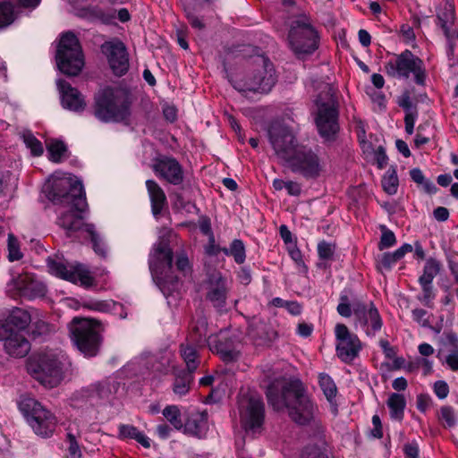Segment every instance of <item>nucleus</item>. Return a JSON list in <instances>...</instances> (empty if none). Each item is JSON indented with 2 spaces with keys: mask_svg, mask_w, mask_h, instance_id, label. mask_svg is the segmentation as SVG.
Masks as SVG:
<instances>
[{
  "mask_svg": "<svg viewBox=\"0 0 458 458\" xmlns=\"http://www.w3.org/2000/svg\"><path fill=\"white\" fill-rule=\"evenodd\" d=\"M406 458H417L419 455V445L416 442L407 443L403 447Z\"/></svg>",
  "mask_w": 458,
  "mask_h": 458,
  "instance_id": "obj_49",
  "label": "nucleus"
},
{
  "mask_svg": "<svg viewBox=\"0 0 458 458\" xmlns=\"http://www.w3.org/2000/svg\"><path fill=\"white\" fill-rule=\"evenodd\" d=\"M63 356L53 351L32 355L27 364L28 372L47 387H55L62 380Z\"/></svg>",
  "mask_w": 458,
  "mask_h": 458,
  "instance_id": "obj_5",
  "label": "nucleus"
},
{
  "mask_svg": "<svg viewBox=\"0 0 458 458\" xmlns=\"http://www.w3.org/2000/svg\"><path fill=\"white\" fill-rule=\"evenodd\" d=\"M361 148L366 157L376 164L379 169L386 165L387 157L383 147L379 146L377 148L374 149L369 143L362 141Z\"/></svg>",
  "mask_w": 458,
  "mask_h": 458,
  "instance_id": "obj_31",
  "label": "nucleus"
},
{
  "mask_svg": "<svg viewBox=\"0 0 458 458\" xmlns=\"http://www.w3.org/2000/svg\"><path fill=\"white\" fill-rule=\"evenodd\" d=\"M185 429L198 437H204L208 430L207 417L204 414L197 415L186 423Z\"/></svg>",
  "mask_w": 458,
  "mask_h": 458,
  "instance_id": "obj_32",
  "label": "nucleus"
},
{
  "mask_svg": "<svg viewBox=\"0 0 458 458\" xmlns=\"http://www.w3.org/2000/svg\"><path fill=\"white\" fill-rule=\"evenodd\" d=\"M318 382L327 401L333 403L337 394V387L334 380L327 374H320Z\"/></svg>",
  "mask_w": 458,
  "mask_h": 458,
  "instance_id": "obj_35",
  "label": "nucleus"
},
{
  "mask_svg": "<svg viewBox=\"0 0 458 458\" xmlns=\"http://www.w3.org/2000/svg\"><path fill=\"white\" fill-rule=\"evenodd\" d=\"M101 50L115 75L122 76L127 72L129 58L123 43L119 40L108 41L101 46Z\"/></svg>",
  "mask_w": 458,
  "mask_h": 458,
  "instance_id": "obj_19",
  "label": "nucleus"
},
{
  "mask_svg": "<svg viewBox=\"0 0 458 458\" xmlns=\"http://www.w3.org/2000/svg\"><path fill=\"white\" fill-rule=\"evenodd\" d=\"M149 268L155 280L164 293L176 289L178 282L191 271L185 254L176 256L173 264L172 250L164 242L155 245L149 256Z\"/></svg>",
  "mask_w": 458,
  "mask_h": 458,
  "instance_id": "obj_3",
  "label": "nucleus"
},
{
  "mask_svg": "<svg viewBox=\"0 0 458 458\" xmlns=\"http://www.w3.org/2000/svg\"><path fill=\"white\" fill-rule=\"evenodd\" d=\"M227 281L220 273H214L208 282V298L216 305L224 302L227 293Z\"/></svg>",
  "mask_w": 458,
  "mask_h": 458,
  "instance_id": "obj_24",
  "label": "nucleus"
},
{
  "mask_svg": "<svg viewBox=\"0 0 458 458\" xmlns=\"http://www.w3.org/2000/svg\"><path fill=\"white\" fill-rule=\"evenodd\" d=\"M23 141L34 156H40L43 154V146L41 142L31 133H24Z\"/></svg>",
  "mask_w": 458,
  "mask_h": 458,
  "instance_id": "obj_41",
  "label": "nucleus"
},
{
  "mask_svg": "<svg viewBox=\"0 0 458 458\" xmlns=\"http://www.w3.org/2000/svg\"><path fill=\"white\" fill-rule=\"evenodd\" d=\"M318 252L320 259H327L332 257L334 253V247L325 242L318 243Z\"/></svg>",
  "mask_w": 458,
  "mask_h": 458,
  "instance_id": "obj_46",
  "label": "nucleus"
},
{
  "mask_svg": "<svg viewBox=\"0 0 458 458\" xmlns=\"http://www.w3.org/2000/svg\"><path fill=\"white\" fill-rule=\"evenodd\" d=\"M285 190L288 194L292 196H299L301 191L300 184L292 181H287Z\"/></svg>",
  "mask_w": 458,
  "mask_h": 458,
  "instance_id": "obj_57",
  "label": "nucleus"
},
{
  "mask_svg": "<svg viewBox=\"0 0 458 458\" xmlns=\"http://www.w3.org/2000/svg\"><path fill=\"white\" fill-rule=\"evenodd\" d=\"M358 36H359L360 43L363 47H369L370 45L371 37H370L369 33L367 30H360L359 33H358Z\"/></svg>",
  "mask_w": 458,
  "mask_h": 458,
  "instance_id": "obj_61",
  "label": "nucleus"
},
{
  "mask_svg": "<svg viewBox=\"0 0 458 458\" xmlns=\"http://www.w3.org/2000/svg\"><path fill=\"white\" fill-rule=\"evenodd\" d=\"M418 350L420 355L428 357L434 353L435 350L429 344L423 343L418 346Z\"/></svg>",
  "mask_w": 458,
  "mask_h": 458,
  "instance_id": "obj_60",
  "label": "nucleus"
},
{
  "mask_svg": "<svg viewBox=\"0 0 458 458\" xmlns=\"http://www.w3.org/2000/svg\"><path fill=\"white\" fill-rule=\"evenodd\" d=\"M336 340V354L344 362H351L359 354L361 344L357 335L352 334L344 324L335 327Z\"/></svg>",
  "mask_w": 458,
  "mask_h": 458,
  "instance_id": "obj_18",
  "label": "nucleus"
},
{
  "mask_svg": "<svg viewBox=\"0 0 458 458\" xmlns=\"http://www.w3.org/2000/svg\"><path fill=\"white\" fill-rule=\"evenodd\" d=\"M68 451H69V454H68L69 458H80L81 457V451H80L79 445H77L76 442L72 441L70 443Z\"/></svg>",
  "mask_w": 458,
  "mask_h": 458,
  "instance_id": "obj_64",
  "label": "nucleus"
},
{
  "mask_svg": "<svg viewBox=\"0 0 458 458\" xmlns=\"http://www.w3.org/2000/svg\"><path fill=\"white\" fill-rule=\"evenodd\" d=\"M118 437L121 439H134L146 448L150 446L149 438L132 425H120Z\"/></svg>",
  "mask_w": 458,
  "mask_h": 458,
  "instance_id": "obj_30",
  "label": "nucleus"
},
{
  "mask_svg": "<svg viewBox=\"0 0 458 458\" xmlns=\"http://www.w3.org/2000/svg\"><path fill=\"white\" fill-rule=\"evenodd\" d=\"M267 387L268 401L276 410L288 409L290 418L300 425L309 424L315 420L317 407L305 394L299 380L285 381L275 377Z\"/></svg>",
  "mask_w": 458,
  "mask_h": 458,
  "instance_id": "obj_2",
  "label": "nucleus"
},
{
  "mask_svg": "<svg viewBox=\"0 0 458 458\" xmlns=\"http://www.w3.org/2000/svg\"><path fill=\"white\" fill-rule=\"evenodd\" d=\"M393 388L394 390H397V391H403L406 389L407 386H408V383H407V380L401 377H397L395 378L394 381H393Z\"/></svg>",
  "mask_w": 458,
  "mask_h": 458,
  "instance_id": "obj_63",
  "label": "nucleus"
},
{
  "mask_svg": "<svg viewBox=\"0 0 458 458\" xmlns=\"http://www.w3.org/2000/svg\"><path fill=\"white\" fill-rule=\"evenodd\" d=\"M385 71L388 76L397 79H408L411 74L418 84H423L426 79L422 60L409 50L387 61Z\"/></svg>",
  "mask_w": 458,
  "mask_h": 458,
  "instance_id": "obj_8",
  "label": "nucleus"
},
{
  "mask_svg": "<svg viewBox=\"0 0 458 458\" xmlns=\"http://www.w3.org/2000/svg\"><path fill=\"white\" fill-rule=\"evenodd\" d=\"M262 66L258 69L246 81L236 80L233 87L239 91L267 93L276 83L275 69L273 64L265 58L259 59Z\"/></svg>",
  "mask_w": 458,
  "mask_h": 458,
  "instance_id": "obj_14",
  "label": "nucleus"
},
{
  "mask_svg": "<svg viewBox=\"0 0 458 458\" xmlns=\"http://www.w3.org/2000/svg\"><path fill=\"white\" fill-rule=\"evenodd\" d=\"M153 169L157 175L171 183L178 184L182 181V168L174 159H160L153 165Z\"/></svg>",
  "mask_w": 458,
  "mask_h": 458,
  "instance_id": "obj_23",
  "label": "nucleus"
},
{
  "mask_svg": "<svg viewBox=\"0 0 458 458\" xmlns=\"http://www.w3.org/2000/svg\"><path fill=\"white\" fill-rule=\"evenodd\" d=\"M437 19L445 36H449V29L454 21V5L452 2H441L437 7Z\"/></svg>",
  "mask_w": 458,
  "mask_h": 458,
  "instance_id": "obj_27",
  "label": "nucleus"
},
{
  "mask_svg": "<svg viewBox=\"0 0 458 458\" xmlns=\"http://www.w3.org/2000/svg\"><path fill=\"white\" fill-rule=\"evenodd\" d=\"M449 216L447 208L439 207L434 210V217L438 221H445Z\"/></svg>",
  "mask_w": 458,
  "mask_h": 458,
  "instance_id": "obj_59",
  "label": "nucleus"
},
{
  "mask_svg": "<svg viewBox=\"0 0 458 458\" xmlns=\"http://www.w3.org/2000/svg\"><path fill=\"white\" fill-rule=\"evenodd\" d=\"M416 117L412 113H407L404 118L405 131L408 134H412L414 130Z\"/></svg>",
  "mask_w": 458,
  "mask_h": 458,
  "instance_id": "obj_53",
  "label": "nucleus"
},
{
  "mask_svg": "<svg viewBox=\"0 0 458 458\" xmlns=\"http://www.w3.org/2000/svg\"><path fill=\"white\" fill-rule=\"evenodd\" d=\"M338 313L345 318H348L352 314V309L348 303V299L346 296L341 297V302L337 306Z\"/></svg>",
  "mask_w": 458,
  "mask_h": 458,
  "instance_id": "obj_48",
  "label": "nucleus"
},
{
  "mask_svg": "<svg viewBox=\"0 0 458 458\" xmlns=\"http://www.w3.org/2000/svg\"><path fill=\"white\" fill-rule=\"evenodd\" d=\"M182 356L188 367V369L192 372L198 367L197 352L196 349L190 345H182L181 349Z\"/></svg>",
  "mask_w": 458,
  "mask_h": 458,
  "instance_id": "obj_39",
  "label": "nucleus"
},
{
  "mask_svg": "<svg viewBox=\"0 0 458 458\" xmlns=\"http://www.w3.org/2000/svg\"><path fill=\"white\" fill-rule=\"evenodd\" d=\"M288 42L297 55L312 53L318 46V35L306 16H300L291 22Z\"/></svg>",
  "mask_w": 458,
  "mask_h": 458,
  "instance_id": "obj_12",
  "label": "nucleus"
},
{
  "mask_svg": "<svg viewBox=\"0 0 458 458\" xmlns=\"http://www.w3.org/2000/svg\"><path fill=\"white\" fill-rule=\"evenodd\" d=\"M313 331V326L308 323H300L297 327V333L302 337H307L311 335Z\"/></svg>",
  "mask_w": 458,
  "mask_h": 458,
  "instance_id": "obj_55",
  "label": "nucleus"
},
{
  "mask_svg": "<svg viewBox=\"0 0 458 458\" xmlns=\"http://www.w3.org/2000/svg\"><path fill=\"white\" fill-rule=\"evenodd\" d=\"M386 405L389 409L391 419L398 421L403 420L406 407V399L403 394L397 393L390 394Z\"/></svg>",
  "mask_w": 458,
  "mask_h": 458,
  "instance_id": "obj_28",
  "label": "nucleus"
},
{
  "mask_svg": "<svg viewBox=\"0 0 458 458\" xmlns=\"http://www.w3.org/2000/svg\"><path fill=\"white\" fill-rule=\"evenodd\" d=\"M447 366L454 371L458 370V350L453 352L446 357Z\"/></svg>",
  "mask_w": 458,
  "mask_h": 458,
  "instance_id": "obj_51",
  "label": "nucleus"
},
{
  "mask_svg": "<svg viewBox=\"0 0 458 458\" xmlns=\"http://www.w3.org/2000/svg\"><path fill=\"white\" fill-rule=\"evenodd\" d=\"M326 89L327 92L325 98L319 97L317 100L315 122L320 135L330 140L338 131L337 110L331 89L328 85H326Z\"/></svg>",
  "mask_w": 458,
  "mask_h": 458,
  "instance_id": "obj_13",
  "label": "nucleus"
},
{
  "mask_svg": "<svg viewBox=\"0 0 458 458\" xmlns=\"http://www.w3.org/2000/svg\"><path fill=\"white\" fill-rule=\"evenodd\" d=\"M268 134L276 155L285 162L301 148L295 143L293 131L280 123H273Z\"/></svg>",
  "mask_w": 458,
  "mask_h": 458,
  "instance_id": "obj_16",
  "label": "nucleus"
},
{
  "mask_svg": "<svg viewBox=\"0 0 458 458\" xmlns=\"http://www.w3.org/2000/svg\"><path fill=\"white\" fill-rule=\"evenodd\" d=\"M146 187L151 202L152 212L159 214L166 204V198L161 187L153 180L146 182Z\"/></svg>",
  "mask_w": 458,
  "mask_h": 458,
  "instance_id": "obj_26",
  "label": "nucleus"
},
{
  "mask_svg": "<svg viewBox=\"0 0 458 458\" xmlns=\"http://www.w3.org/2000/svg\"><path fill=\"white\" fill-rule=\"evenodd\" d=\"M438 420L446 428L454 427L457 422V415L450 406H443L439 410Z\"/></svg>",
  "mask_w": 458,
  "mask_h": 458,
  "instance_id": "obj_38",
  "label": "nucleus"
},
{
  "mask_svg": "<svg viewBox=\"0 0 458 458\" xmlns=\"http://www.w3.org/2000/svg\"><path fill=\"white\" fill-rule=\"evenodd\" d=\"M433 391L439 399H445L449 394V386L445 381L438 380L434 383Z\"/></svg>",
  "mask_w": 458,
  "mask_h": 458,
  "instance_id": "obj_44",
  "label": "nucleus"
},
{
  "mask_svg": "<svg viewBox=\"0 0 458 458\" xmlns=\"http://www.w3.org/2000/svg\"><path fill=\"white\" fill-rule=\"evenodd\" d=\"M426 311L422 309H416L412 311L413 319L420 324L425 326L427 320L425 319Z\"/></svg>",
  "mask_w": 458,
  "mask_h": 458,
  "instance_id": "obj_62",
  "label": "nucleus"
},
{
  "mask_svg": "<svg viewBox=\"0 0 458 458\" xmlns=\"http://www.w3.org/2000/svg\"><path fill=\"white\" fill-rule=\"evenodd\" d=\"M439 270V262L432 259H428L423 269V274L419 279L420 284H431Z\"/></svg>",
  "mask_w": 458,
  "mask_h": 458,
  "instance_id": "obj_36",
  "label": "nucleus"
},
{
  "mask_svg": "<svg viewBox=\"0 0 458 458\" xmlns=\"http://www.w3.org/2000/svg\"><path fill=\"white\" fill-rule=\"evenodd\" d=\"M8 257L11 261L21 259L22 254L20 250L18 241L13 234H9L8 236Z\"/></svg>",
  "mask_w": 458,
  "mask_h": 458,
  "instance_id": "obj_42",
  "label": "nucleus"
},
{
  "mask_svg": "<svg viewBox=\"0 0 458 458\" xmlns=\"http://www.w3.org/2000/svg\"><path fill=\"white\" fill-rule=\"evenodd\" d=\"M191 339L199 344L206 340V327L204 322L201 324V328H197L196 335H191Z\"/></svg>",
  "mask_w": 458,
  "mask_h": 458,
  "instance_id": "obj_58",
  "label": "nucleus"
},
{
  "mask_svg": "<svg viewBox=\"0 0 458 458\" xmlns=\"http://www.w3.org/2000/svg\"><path fill=\"white\" fill-rule=\"evenodd\" d=\"M19 284L20 290L31 297L43 295L45 293V286L30 275L26 274L21 276Z\"/></svg>",
  "mask_w": 458,
  "mask_h": 458,
  "instance_id": "obj_29",
  "label": "nucleus"
},
{
  "mask_svg": "<svg viewBox=\"0 0 458 458\" xmlns=\"http://www.w3.org/2000/svg\"><path fill=\"white\" fill-rule=\"evenodd\" d=\"M49 159L55 163L61 162L66 156L65 145L57 140H51L47 143Z\"/></svg>",
  "mask_w": 458,
  "mask_h": 458,
  "instance_id": "obj_33",
  "label": "nucleus"
},
{
  "mask_svg": "<svg viewBox=\"0 0 458 458\" xmlns=\"http://www.w3.org/2000/svg\"><path fill=\"white\" fill-rule=\"evenodd\" d=\"M190 388V377L185 378H177L174 386V391L179 395L185 394Z\"/></svg>",
  "mask_w": 458,
  "mask_h": 458,
  "instance_id": "obj_45",
  "label": "nucleus"
},
{
  "mask_svg": "<svg viewBox=\"0 0 458 458\" xmlns=\"http://www.w3.org/2000/svg\"><path fill=\"white\" fill-rule=\"evenodd\" d=\"M412 250H413V248L411 244L405 243L392 253H393L395 260L398 261L401 259H403L406 253L411 252Z\"/></svg>",
  "mask_w": 458,
  "mask_h": 458,
  "instance_id": "obj_50",
  "label": "nucleus"
},
{
  "mask_svg": "<svg viewBox=\"0 0 458 458\" xmlns=\"http://www.w3.org/2000/svg\"><path fill=\"white\" fill-rule=\"evenodd\" d=\"M20 408L37 435L49 437L53 434L57 425V420L38 402L32 398H27L21 402Z\"/></svg>",
  "mask_w": 458,
  "mask_h": 458,
  "instance_id": "obj_11",
  "label": "nucleus"
},
{
  "mask_svg": "<svg viewBox=\"0 0 458 458\" xmlns=\"http://www.w3.org/2000/svg\"><path fill=\"white\" fill-rule=\"evenodd\" d=\"M353 314L357 322L364 328L367 335H375L382 327V319L377 310L369 302L355 303Z\"/></svg>",
  "mask_w": 458,
  "mask_h": 458,
  "instance_id": "obj_20",
  "label": "nucleus"
},
{
  "mask_svg": "<svg viewBox=\"0 0 458 458\" xmlns=\"http://www.w3.org/2000/svg\"><path fill=\"white\" fill-rule=\"evenodd\" d=\"M38 2H0V30L8 27L22 12H31Z\"/></svg>",
  "mask_w": 458,
  "mask_h": 458,
  "instance_id": "obj_21",
  "label": "nucleus"
},
{
  "mask_svg": "<svg viewBox=\"0 0 458 458\" xmlns=\"http://www.w3.org/2000/svg\"><path fill=\"white\" fill-rule=\"evenodd\" d=\"M70 330L76 346L85 356L90 357L97 354L100 343L99 322L90 318H74Z\"/></svg>",
  "mask_w": 458,
  "mask_h": 458,
  "instance_id": "obj_7",
  "label": "nucleus"
},
{
  "mask_svg": "<svg viewBox=\"0 0 458 458\" xmlns=\"http://www.w3.org/2000/svg\"><path fill=\"white\" fill-rule=\"evenodd\" d=\"M240 420L247 432L256 433L264 420V404L259 397L243 398L240 402Z\"/></svg>",
  "mask_w": 458,
  "mask_h": 458,
  "instance_id": "obj_17",
  "label": "nucleus"
},
{
  "mask_svg": "<svg viewBox=\"0 0 458 458\" xmlns=\"http://www.w3.org/2000/svg\"><path fill=\"white\" fill-rule=\"evenodd\" d=\"M422 290H423V298L422 301L428 304L433 298H434V293L432 289L431 284H420Z\"/></svg>",
  "mask_w": 458,
  "mask_h": 458,
  "instance_id": "obj_52",
  "label": "nucleus"
},
{
  "mask_svg": "<svg viewBox=\"0 0 458 458\" xmlns=\"http://www.w3.org/2000/svg\"><path fill=\"white\" fill-rule=\"evenodd\" d=\"M395 236L393 232L386 230L383 232L380 240V249L389 248L395 244Z\"/></svg>",
  "mask_w": 458,
  "mask_h": 458,
  "instance_id": "obj_47",
  "label": "nucleus"
},
{
  "mask_svg": "<svg viewBox=\"0 0 458 458\" xmlns=\"http://www.w3.org/2000/svg\"><path fill=\"white\" fill-rule=\"evenodd\" d=\"M164 417L177 429L182 427L181 411L175 405H168L163 410Z\"/></svg>",
  "mask_w": 458,
  "mask_h": 458,
  "instance_id": "obj_40",
  "label": "nucleus"
},
{
  "mask_svg": "<svg viewBox=\"0 0 458 458\" xmlns=\"http://www.w3.org/2000/svg\"><path fill=\"white\" fill-rule=\"evenodd\" d=\"M372 424L374 426V428L372 429V435L377 438L382 437L383 432L381 427V420L377 415H374L372 417Z\"/></svg>",
  "mask_w": 458,
  "mask_h": 458,
  "instance_id": "obj_54",
  "label": "nucleus"
},
{
  "mask_svg": "<svg viewBox=\"0 0 458 458\" xmlns=\"http://www.w3.org/2000/svg\"><path fill=\"white\" fill-rule=\"evenodd\" d=\"M55 60L58 69L68 76H77L83 69L84 55L77 37L72 32L61 35Z\"/></svg>",
  "mask_w": 458,
  "mask_h": 458,
  "instance_id": "obj_6",
  "label": "nucleus"
},
{
  "mask_svg": "<svg viewBox=\"0 0 458 458\" xmlns=\"http://www.w3.org/2000/svg\"><path fill=\"white\" fill-rule=\"evenodd\" d=\"M286 163L293 172L306 178H317L326 171V163L311 150L301 147Z\"/></svg>",
  "mask_w": 458,
  "mask_h": 458,
  "instance_id": "obj_15",
  "label": "nucleus"
},
{
  "mask_svg": "<svg viewBox=\"0 0 458 458\" xmlns=\"http://www.w3.org/2000/svg\"><path fill=\"white\" fill-rule=\"evenodd\" d=\"M47 267L52 275L85 288L97 285L98 279L108 276L106 270L95 272L93 276L82 265H65L60 260L52 259H48Z\"/></svg>",
  "mask_w": 458,
  "mask_h": 458,
  "instance_id": "obj_9",
  "label": "nucleus"
},
{
  "mask_svg": "<svg viewBox=\"0 0 458 458\" xmlns=\"http://www.w3.org/2000/svg\"><path fill=\"white\" fill-rule=\"evenodd\" d=\"M57 87L61 94L62 105L64 108L72 111L80 112L86 106V102L82 95L70 84L63 80L57 81Z\"/></svg>",
  "mask_w": 458,
  "mask_h": 458,
  "instance_id": "obj_22",
  "label": "nucleus"
},
{
  "mask_svg": "<svg viewBox=\"0 0 458 458\" xmlns=\"http://www.w3.org/2000/svg\"><path fill=\"white\" fill-rule=\"evenodd\" d=\"M381 183L385 192L389 195L395 194L399 186L396 170L394 168H389L384 174Z\"/></svg>",
  "mask_w": 458,
  "mask_h": 458,
  "instance_id": "obj_34",
  "label": "nucleus"
},
{
  "mask_svg": "<svg viewBox=\"0 0 458 458\" xmlns=\"http://www.w3.org/2000/svg\"><path fill=\"white\" fill-rule=\"evenodd\" d=\"M45 190L53 201L64 202L71 206L68 212L61 214L59 225L68 234L76 231L85 233L90 237L95 252L105 257V244L95 232L94 226L83 223L82 214L87 209V202L81 182L72 174L55 173L48 179Z\"/></svg>",
  "mask_w": 458,
  "mask_h": 458,
  "instance_id": "obj_1",
  "label": "nucleus"
},
{
  "mask_svg": "<svg viewBox=\"0 0 458 458\" xmlns=\"http://www.w3.org/2000/svg\"><path fill=\"white\" fill-rule=\"evenodd\" d=\"M127 106L124 103V92L119 89L106 88L98 92L96 98V116L102 121L124 118Z\"/></svg>",
  "mask_w": 458,
  "mask_h": 458,
  "instance_id": "obj_10",
  "label": "nucleus"
},
{
  "mask_svg": "<svg viewBox=\"0 0 458 458\" xmlns=\"http://www.w3.org/2000/svg\"><path fill=\"white\" fill-rule=\"evenodd\" d=\"M223 251L226 255L233 256L235 262H237L239 264L243 263L245 260L244 245H243L242 242L240 240H234L232 242L230 249H224Z\"/></svg>",
  "mask_w": 458,
  "mask_h": 458,
  "instance_id": "obj_37",
  "label": "nucleus"
},
{
  "mask_svg": "<svg viewBox=\"0 0 458 458\" xmlns=\"http://www.w3.org/2000/svg\"><path fill=\"white\" fill-rule=\"evenodd\" d=\"M380 266L385 268H390L397 261L395 260L393 253H386L380 259Z\"/></svg>",
  "mask_w": 458,
  "mask_h": 458,
  "instance_id": "obj_56",
  "label": "nucleus"
},
{
  "mask_svg": "<svg viewBox=\"0 0 458 458\" xmlns=\"http://www.w3.org/2000/svg\"><path fill=\"white\" fill-rule=\"evenodd\" d=\"M208 344L212 352H217L225 361H234L240 357V350L231 342L216 343V338L208 337Z\"/></svg>",
  "mask_w": 458,
  "mask_h": 458,
  "instance_id": "obj_25",
  "label": "nucleus"
},
{
  "mask_svg": "<svg viewBox=\"0 0 458 458\" xmlns=\"http://www.w3.org/2000/svg\"><path fill=\"white\" fill-rule=\"evenodd\" d=\"M432 405V398L428 394H420L416 397L417 409L425 413Z\"/></svg>",
  "mask_w": 458,
  "mask_h": 458,
  "instance_id": "obj_43",
  "label": "nucleus"
},
{
  "mask_svg": "<svg viewBox=\"0 0 458 458\" xmlns=\"http://www.w3.org/2000/svg\"><path fill=\"white\" fill-rule=\"evenodd\" d=\"M30 322V314L15 310L4 321H0V340L4 341L6 352L13 357L25 356L30 345L23 333Z\"/></svg>",
  "mask_w": 458,
  "mask_h": 458,
  "instance_id": "obj_4",
  "label": "nucleus"
}]
</instances>
